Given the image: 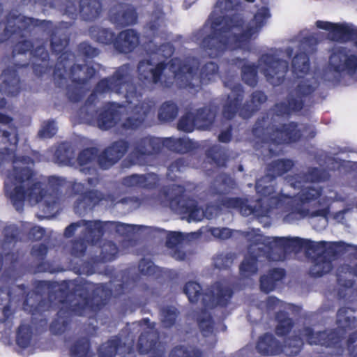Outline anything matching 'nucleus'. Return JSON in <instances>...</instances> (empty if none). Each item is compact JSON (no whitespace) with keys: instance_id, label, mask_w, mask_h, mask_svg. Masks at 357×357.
<instances>
[{"instance_id":"f257e3e1","label":"nucleus","mask_w":357,"mask_h":357,"mask_svg":"<svg viewBox=\"0 0 357 357\" xmlns=\"http://www.w3.org/2000/svg\"><path fill=\"white\" fill-rule=\"evenodd\" d=\"M85 181L87 185L76 180H5L4 192L17 210L23 208L26 200L31 204L43 202L45 210L50 213L58 211L62 197L79 196L74 209L75 213L82 214L93 209L102 200L115 201L132 188L156 187V180L149 183V180H122L121 183H112L115 190L103 193L89 189L100 180Z\"/></svg>"},{"instance_id":"f03ea898","label":"nucleus","mask_w":357,"mask_h":357,"mask_svg":"<svg viewBox=\"0 0 357 357\" xmlns=\"http://www.w3.org/2000/svg\"><path fill=\"white\" fill-rule=\"evenodd\" d=\"M48 281H38L36 288L47 289V298L42 294L29 291L23 303V309L31 315L32 321L47 324L46 312L54 305H61L55 318L50 324V330L54 335H62L67 331L73 315L91 317L95 315L107 305L112 291L105 284H94L87 280L79 282L63 281L58 288Z\"/></svg>"},{"instance_id":"7ed1b4c3","label":"nucleus","mask_w":357,"mask_h":357,"mask_svg":"<svg viewBox=\"0 0 357 357\" xmlns=\"http://www.w3.org/2000/svg\"><path fill=\"white\" fill-rule=\"evenodd\" d=\"M269 17V9L261 7L254 16L256 26L245 29V20L238 15L211 13L195 37L197 40L201 39V48L211 58H216L229 48L242 49L248 46L252 37L258 33Z\"/></svg>"},{"instance_id":"20e7f679","label":"nucleus","mask_w":357,"mask_h":357,"mask_svg":"<svg viewBox=\"0 0 357 357\" xmlns=\"http://www.w3.org/2000/svg\"><path fill=\"white\" fill-rule=\"evenodd\" d=\"M129 69V64H124L119 67L111 76L100 79L95 85L93 92L79 108V116L86 119L93 116V113L96 112V102L98 94L103 95L112 92L124 94L126 102L129 103H131L132 98L140 97L138 86L130 81Z\"/></svg>"},{"instance_id":"39448f33","label":"nucleus","mask_w":357,"mask_h":357,"mask_svg":"<svg viewBox=\"0 0 357 357\" xmlns=\"http://www.w3.org/2000/svg\"><path fill=\"white\" fill-rule=\"evenodd\" d=\"M303 181L304 188L301 192L298 197H284L283 196L280 197H271L270 201L272 204H276L277 206L287 204L290 206V212L287 214L284 220L287 222H291L294 220H300L307 216L321 217V222L322 226L324 227L326 225L327 220L326 215L328 213L326 208L321 210L310 212L308 208H306L304 206L307 204H310L315 200L319 195L320 192L317 187L315 186L316 183L311 182L312 180H296L295 183H291V185H301Z\"/></svg>"},{"instance_id":"423d86ee","label":"nucleus","mask_w":357,"mask_h":357,"mask_svg":"<svg viewBox=\"0 0 357 357\" xmlns=\"http://www.w3.org/2000/svg\"><path fill=\"white\" fill-rule=\"evenodd\" d=\"M252 134L262 143L274 145L296 143L303 135L298 123L289 121L278 127L269 119L268 114L257 119L252 126Z\"/></svg>"},{"instance_id":"0eeeda50","label":"nucleus","mask_w":357,"mask_h":357,"mask_svg":"<svg viewBox=\"0 0 357 357\" xmlns=\"http://www.w3.org/2000/svg\"><path fill=\"white\" fill-rule=\"evenodd\" d=\"M275 245L282 252H288L298 250L301 248H309L314 250L317 257L310 269V273L316 277L328 273L331 270V257L333 255L331 243L320 241L314 242L307 239L298 237H280L275 238Z\"/></svg>"},{"instance_id":"6e6552de","label":"nucleus","mask_w":357,"mask_h":357,"mask_svg":"<svg viewBox=\"0 0 357 357\" xmlns=\"http://www.w3.org/2000/svg\"><path fill=\"white\" fill-rule=\"evenodd\" d=\"M2 141L10 147L0 149V167L6 162H12L13 178H35L36 172L35 161L27 155H17L19 142L18 134L7 130L2 131Z\"/></svg>"},{"instance_id":"1a4fd4ad","label":"nucleus","mask_w":357,"mask_h":357,"mask_svg":"<svg viewBox=\"0 0 357 357\" xmlns=\"http://www.w3.org/2000/svg\"><path fill=\"white\" fill-rule=\"evenodd\" d=\"M244 93V89L239 83L235 84L231 88V93L228 94L222 108V112L225 119L231 120L238 112L242 118L248 119L260 109L261 105L268 98L264 92L255 91L251 94L250 100L242 105Z\"/></svg>"},{"instance_id":"9d476101","label":"nucleus","mask_w":357,"mask_h":357,"mask_svg":"<svg viewBox=\"0 0 357 357\" xmlns=\"http://www.w3.org/2000/svg\"><path fill=\"white\" fill-rule=\"evenodd\" d=\"M130 146L129 142L121 139L112 142L98 155L96 147L83 149L78 155L77 161L80 166L93 162L97 158L99 167L107 169L119 161L127 153Z\"/></svg>"},{"instance_id":"9b49d317","label":"nucleus","mask_w":357,"mask_h":357,"mask_svg":"<svg viewBox=\"0 0 357 357\" xmlns=\"http://www.w3.org/2000/svg\"><path fill=\"white\" fill-rule=\"evenodd\" d=\"M315 91L316 86L308 81L300 82L288 92L284 100L273 105L274 114L279 117H289L293 114L301 112L306 101L312 98Z\"/></svg>"},{"instance_id":"f8f14e48","label":"nucleus","mask_w":357,"mask_h":357,"mask_svg":"<svg viewBox=\"0 0 357 357\" xmlns=\"http://www.w3.org/2000/svg\"><path fill=\"white\" fill-rule=\"evenodd\" d=\"M82 226L85 227L83 232L84 240L88 244L97 245L105 234V230L114 228L121 235L138 233L146 227L143 225L126 224L119 222L82 220Z\"/></svg>"},{"instance_id":"ddd939ff","label":"nucleus","mask_w":357,"mask_h":357,"mask_svg":"<svg viewBox=\"0 0 357 357\" xmlns=\"http://www.w3.org/2000/svg\"><path fill=\"white\" fill-rule=\"evenodd\" d=\"M355 319L350 314V312L345 308L340 309L337 312V324L338 329L337 332L314 333L310 328L303 330V335L310 344H321L326 347L335 346L340 341V337L347 330L355 326Z\"/></svg>"},{"instance_id":"4468645a","label":"nucleus","mask_w":357,"mask_h":357,"mask_svg":"<svg viewBox=\"0 0 357 357\" xmlns=\"http://www.w3.org/2000/svg\"><path fill=\"white\" fill-rule=\"evenodd\" d=\"M69 38L57 36L54 32L51 34L50 48L52 52L59 56L53 71L54 84L63 88L67 83L66 76L68 66L75 60V54L68 50Z\"/></svg>"},{"instance_id":"2eb2a0df","label":"nucleus","mask_w":357,"mask_h":357,"mask_svg":"<svg viewBox=\"0 0 357 357\" xmlns=\"http://www.w3.org/2000/svg\"><path fill=\"white\" fill-rule=\"evenodd\" d=\"M68 67L72 84L66 86V96L70 102H78L83 98L84 86L95 77L97 71L93 66L85 64L71 63Z\"/></svg>"},{"instance_id":"dca6fc26","label":"nucleus","mask_w":357,"mask_h":357,"mask_svg":"<svg viewBox=\"0 0 357 357\" xmlns=\"http://www.w3.org/2000/svg\"><path fill=\"white\" fill-rule=\"evenodd\" d=\"M40 24L38 20L10 11L6 17V22H0V43L10 39L23 38L25 36V31H29L31 26H37Z\"/></svg>"},{"instance_id":"f3484780","label":"nucleus","mask_w":357,"mask_h":357,"mask_svg":"<svg viewBox=\"0 0 357 357\" xmlns=\"http://www.w3.org/2000/svg\"><path fill=\"white\" fill-rule=\"evenodd\" d=\"M33 45L31 40H22L19 41L13 50V54H26L31 51L32 55L31 68L36 76L40 77L46 73H49L52 65L50 62V54L43 45L37 46L33 49Z\"/></svg>"},{"instance_id":"a211bd4d","label":"nucleus","mask_w":357,"mask_h":357,"mask_svg":"<svg viewBox=\"0 0 357 357\" xmlns=\"http://www.w3.org/2000/svg\"><path fill=\"white\" fill-rule=\"evenodd\" d=\"M328 65L332 71L338 74L345 73L354 77L357 73V55L351 54L347 47H334L329 56Z\"/></svg>"},{"instance_id":"6ab92c4d","label":"nucleus","mask_w":357,"mask_h":357,"mask_svg":"<svg viewBox=\"0 0 357 357\" xmlns=\"http://www.w3.org/2000/svg\"><path fill=\"white\" fill-rule=\"evenodd\" d=\"M302 344L303 342L300 338L289 339L286 342L285 346L282 347L272 335L265 334L259 338L257 349L264 355H277L283 352L287 356H294L298 354Z\"/></svg>"},{"instance_id":"aec40b11","label":"nucleus","mask_w":357,"mask_h":357,"mask_svg":"<svg viewBox=\"0 0 357 357\" xmlns=\"http://www.w3.org/2000/svg\"><path fill=\"white\" fill-rule=\"evenodd\" d=\"M183 192L182 188L176 187L168 192L167 197L170 199L171 206L174 207V203H178L181 212L188 215V221H201L204 217L207 219H211L213 217V213L217 212V208L214 206H208L204 212L202 210L197 208L196 203L194 200H189L184 204L183 201L178 199L180 194Z\"/></svg>"},{"instance_id":"412c9836","label":"nucleus","mask_w":357,"mask_h":357,"mask_svg":"<svg viewBox=\"0 0 357 357\" xmlns=\"http://www.w3.org/2000/svg\"><path fill=\"white\" fill-rule=\"evenodd\" d=\"M259 62L263 66V73L268 82L273 86H279L284 82L289 69L286 61L266 53L261 56Z\"/></svg>"},{"instance_id":"4be33fe9","label":"nucleus","mask_w":357,"mask_h":357,"mask_svg":"<svg viewBox=\"0 0 357 357\" xmlns=\"http://www.w3.org/2000/svg\"><path fill=\"white\" fill-rule=\"evenodd\" d=\"M169 70L173 73L179 87L193 89L195 79H197V69L179 58H173L168 63Z\"/></svg>"},{"instance_id":"5701e85b","label":"nucleus","mask_w":357,"mask_h":357,"mask_svg":"<svg viewBox=\"0 0 357 357\" xmlns=\"http://www.w3.org/2000/svg\"><path fill=\"white\" fill-rule=\"evenodd\" d=\"M138 91L140 93L141 96L137 98H133L131 99L132 102L130 104L132 103L134 100L139 102L132 109L133 115L126 118L120 125V129L126 132L139 129L144 123L146 116L152 109L151 102L141 101L142 93L139 90ZM128 103L130 104L129 102Z\"/></svg>"},{"instance_id":"b1692460","label":"nucleus","mask_w":357,"mask_h":357,"mask_svg":"<svg viewBox=\"0 0 357 357\" xmlns=\"http://www.w3.org/2000/svg\"><path fill=\"white\" fill-rule=\"evenodd\" d=\"M317 28L328 31L330 39L335 42L354 41L357 38V27L348 24L317 20Z\"/></svg>"},{"instance_id":"393cba45","label":"nucleus","mask_w":357,"mask_h":357,"mask_svg":"<svg viewBox=\"0 0 357 357\" xmlns=\"http://www.w3.org/2000/svg\"><path fill=\"white\" fill-rule=\"evenodd\" d=\"M156 152V138L144 137L134 141L128 155L132 164H142L147 156Z\"/></svg>"},{"instance_id":"a878e982","label":"nucleus","mask_w":357,"mask_h":357,"mask_svg":"<svg viewBox=\"0 0 357 357\" xmlns=\"http://www.w3.org/2000/svg\"><path fill=\"white\" fill-rule=\"evenodd\" d=\"M29 63L24 64L15 63L13 66L5 68L1 75L2 87L6 93L12 96H17L21 91L20 78L18 70L22 68H27Z\"/></svg>"},{"instance_id":"bb28decb","label":"nucleus","mask_w":357,"mask_h":357,"mask_svg":"<svg viewBox=\"0 0 357 357\" xmlns=\"http://www.w3.org/2000/svg\"><path fill=\"white\" fill-rule=\"evenodd\" d=\"M139 34L134 29H129L120 31L116 37L114 49L121 54L132 52L139 45Z\"/></svg>"},{"instance_id":"cd10ccee","label":"nucleus","mask_w":357,"mask_h":357,"mask_svg":"<svg viewBox=\"0 0 357 357\" xmlns=\"http://www.w3.org/2000/svg\"><path fill=\"white\" fill-rule=\"evenodd\" d=\"M231 292L225 282L215 284L212 289L204 294L202 303L208 307L216 305H225L231 298Z\"/></svg>"},{"instance_id":"c85d7f7f","label":"nucleus","mask_w":357,"mask_h":357,"mask_svg":"<svg viewBox=\"0 0 357 357\" xmlns=\"http://www.w3.org/2000/svg\"><path fill=\"white\" fill-rule=\"evenodd\" d=\"M119 10L111 11L110 20L117 26L126 27L137 22L138 14L136 8L128 3H120Z\"/></svg>"},{"instance_id":"c756f323","label":"nucleus","mask_w":357,"mask_h":357,"mask_svg":"<svg viewBox=\"0 0 357 357\" xmlns=\"http://www.w3.org/2000/svg\"><path fill=\"white\" fill-rule=\"evenodd\" d=\"M119 107L120 105L114 102H109L103 107L97 116V123L101 130H107L117 124L121 116Z\"/></svg>"},{"instance_id":"7c9ffc66","label":"nucleus","mask_w":357,"mask_h":357,"mask_svg":"<svg viewBox=\"0 0 357 357\" xmlns=\"http://www.w3.org/2000/svg\"><path fill=\"white\" fill-rule=\"evenodd\" d=\"M160 145L178 153H187L195 149L194 142L190 139L185 138L158 137V154L160 152Z\"/></svg>"},{"instance_id":"2f4dec72","label":"nucleus","mask_w":357,"mask_h":357,"mask_svg":"<svg viewBox=\"0 0 357 357\" xmlns=\"http://www.w3.org/2000/svg\"><path fill=\"white\" fill-rule=\"evenodd\" d=\"M205 156L208 163L218 168L226 167L230 158L229 150L219 144L210 146Z\"/></svg>"},{"instance_id":"473e14b6","label":"nucleus","mask_w":357,"mask_h":357,"mask_svg":"<svg viewBox=\"0 0 357 357\" xmlns=\"http://www.w3.org/2000/svg\"><path fill=\"white\" fill-rule=\"evenodd\" d=\"M294 166L291 159H278L268 163L266 166V176L268 178H276L288 173Z\"/></svg>"},{"instance_id":"72a5a7b5","label":"nucleus","mask_w":357,"mask_h":357,"mask_svg":"<svg viewBox=\"0 0 357 357\" xmlns=\"http://www.w3.org/2000/svg\"><path fill=\"white\" fill-rule=\"evenodd\" d=\"M102 11L100 0H80L79 14L85 21H93L97 19Z\"/></svg>"},{"instance_id":"f704fd0d","label":"nucleus","mask_w":357,"mask_h":357,"mask_svg":"<svg viewBox=\"0 0 357 357\" xmlns=\"http://www.w3.org/2000/svg\"><path fill=\"white\" fill-rule=\"evenodd\" d=\"M137 349L140 354H151L149 357H156V339L149 331L142 332L138 339Z\"/></svg>"},{"instance_id":"c9c22d12","label":"nucleus","mask_w":357,"mask_h":357,"mask_svg":"<svg viewBox=\"0 0 357 357\" xmlns=\"http://www.w3.org/2000/svg\"><path fill=\"white\" fill-rule=\"evenodd\" d=\"M137 73L139 79L144 84H156V63L151 59L140 61L137 66Z\"/></svg>"},{"instance_id":"e433bc0d","label":"nucleus","mask_w":357,"mask_h":357,"mask_svg":"<svg viewBox=\"0 0 357 357\" xmlns=\"http://www.w3.org/2000/svg\"><path fill=\"white\" fill-rule=\"evenodd\" d=\"M89 31L91 37L98 43L105 45H112L114 47L116 36L111 29L92 26Z\"/></svg>"},{"instance_id":"4c0bfd02","label":"nucleus","mask_w":357,"mask_h":357,"mask_svg":"<svg viewBox=\"0 0 357 357\" xmlns=\"http://www.w3.org/2000/svg\"><path fill=\"white\" fill-rule=\"evenodd\" d=\"M121 338L118 336H113L106 342L102 344L98 350L99 357H115L118 353L119 349L121 347Z\"/></svg>"},{"instance_id":"58836bf2","label":"nucleus","mask_w":357,"mask_h":357,"mask_svg":"<svg viewBox=\"0 0 357 357\" xmlns=\"http://www.w3.org/2000/svg\"><path fill=\"white\" fill-rule=\"evenodd\" d=\"M197 125L202 128H210L215 119V112L208 106L197 109L196 113L194 114Z\"/></svg>"},{"instance_id":"ea45409f","label":"nucleus","mask_w":357,"mask_h":357,"mask_svg":"<svg viewBox=\"0 0 357 357\" xmlns=\"http://www.w3.org/2000/svg\"><path fill=\"white\" fill-rule=\"evenodd\" d=\"M91 351V341L88 337H81L70 347L72 357H89Z\"/></svg>"},{"instance_id":"a19ab883","label":"nucleus","mask_w":357,"mask_h":357,"mask_svg":"<svg viewBox=\"0 0 357 357\" xmlns=\"http://www.w3.org/2000/svg\"><path fill=\"white\" fill-rule=\"evenodd\" d=\"M178 105L172 101H166L162 104L158 112V119L162 121H172L178 116Z\"/></svg>"},{"instance_id":"79ce46f5","label":"nucleus","mask_w":357,"mask_h":357,"mask_svg":"<svg viewBox=\"0 0 357 357\" xmlns=\"http://www.w3.org/2000/svg\"><path fill=\"white\" fill-rule=\"evenodd\" d=\"M256 245H251L249 248L250 252L251 253L250 257H246L243 263L241 265L240 271L241 273L244 277H249L251 275L255 273L257 271V256H253V252L257 250ZM257 250H261V248L258 247Z\"/></svg>"},{"instance_id":"37998d69","label":"nucleus","mask_w":357,"mask_h":357,"mask_svg":"<svg viewBox=\"0 0 357 357\" xmlns=\"http://www.w3.org/2000/svg\"><path fill=\"white\" fill-rule=\"evenodd\" d=\"M225 205L228 208H238L240 213L245 216L258 212L256 206L249 204L248 200L238 198H231L226 200Z\"/></svg>"},{"instance_id":"c03bdc74","label":"nucleus","mask_w":357,"mask_h":357,"mask_svg":"<svg viewBox=\"0 0 357 357\" xmlns=\"http://www.w3.org/2000/svg\"><path fill=\"white\" fill-rule=\"evenodd\" d=\"M218 71L219 66L216 63L213 61L206 63L200 70L199 84L201 85L208 84L218 75Z\"/></svg>"},{"instance_id":"a18cd8bd","label":"nucleus","mask_w":357,"mask_h":357,"mask_svg":"<svg viewBox=\"0 0 357 357\" xmlns=\"http://www.w3.org/2000/svg\"><path fill=\"white\" fill-rule=\"evenodd\" d=\"M258 66L244 63L241 67L242 80L250 86H255L258 82Z\"/></svg>"},{"instance_id":"49530a36","label":"nucleus","mask_w":357,"mask_h":357,"mask_svg":"<svg viewBox=\"0 0 357 357\" xmlns=\"http://www.w3.org/2000/svg\"><path fill=\"white\" fill-rule=\"evenodd\" d=\"M282 269H274L267 276L261 278V289L263 291L269 292L274 289L275 282L280 280L284 277Z\"/></svg>"},{"instance_id":"de8ad7c7","label":"nucleus","mask_w":357,"mask_h":357,"mask_svg":"<svg viewBox=\"0 0 357 357\" xmlns=\"http://www.w3.org/2000/svg\"><path fill=\"white\" fill-rule=\"evenodd\" d=\"M310 66L309 56L305 52H298L292 59L291 66L296 73H306L310 70Z\"/></svg>"},{"instance_id":"09e8293b","label":"nucleus","mask_w":357,"mask_h":357,"mask_svg":"<svg viewBox=\"0 0 357 357\" xmlns=\"http://www.w3.org/2000/svg\"><path fill=\"white\" fill-rule=\"evenodd\" d=\"M87 244L84 238H79L71 240L66 245V248L72 257L80 258L85 255Z\"/></svg>"},{"instance_id":"8fccbe9b","label":"nucleus","mask_w":357,"mask_h":357,"mask_svg":"<svg viewBox=\"0 0 357 357\" xmlns=\"http://www.w3.org/2000/svg\"><path fill=\"white\" fill-rule=\"evenodd\" d=\"M32 329L28 324H21L18 327L16 342L19 347L23 349L27 348L31 342Z\"/></svg>"},{"instance_id":"3c124183","label":"nucleus","mask_w":357,"mask_h":357,"mask_svg":"<svg viewBox=\"0 0 357 357\" xmlns=\"http://www.w3.org/2000/svg\"><path fill=\"white\" fill-rule=\"evenodd\" d=\"M11 299L10 290L7 287L0 288V305H3V302H8L2 309L3 318L1 319L2 322H6L10 319L13 316V313L11 310V307L9 302Z\"/></svg>"},{"instance_id":"603ef678","label":"nucleus","mask_w":357,"mask_h":357,"mask_svg":"<svg viewBox=\"0 0 357 357\" xmlns=\"http://www.w3.org/2000/svg\"><path fill=\"white\" fill-rule=\"evenodd\" d=\"M196 125L197 123L194 114L188 112L179 119L177 123V129L179 131L190 133L194 131Z\"/></svg>"},{"instance_id":"864d4df0","label":"nucleus","mask_w":357,"mask_h":357,"mask_svg":"<svg viewBox=\"0 0 357 357\" xmlns=\"http://www.w3.org/2000/svg\"><path fill=\"white\" fill-rule=\"evenodd\" d=\"M118 252L116 245L112 241H107L102 245L100 256L103 261H112L116 259Z\"/></svg>"},{"instance_id":"5fc2aeb1","label":"nucleus","mask_w":357,"mask_h":357,"mask_svg":"<svg viewBox=\"0 0 357 357\" xmlns=\"http://www.w3.org/2000/svg\"><path fill=\"white\" fill-rule=\"evenodd\" d=\"M184 292L187 295L190 303H197L202 296L200 285L194 282H188L184 288Z\"/></svg>"},{"instance_id":"6e6d98bb","label":"nucleus","mask_w":357,"mask_h":357,"mask_svg":"<svg viewBox=\"0 0 357 357\" xmlns=\"http://www.w3.org/2000/svg\"><path fill=\"white\" fill-rule=\"evenodd\" d=\"M77 52L86 59H93L97 56L100 51L97 47L92 46L89 42L84 41L77 45Z\"/></svg>"},{"instance_id":"4d7b16f0","label":"nucleus","mask_w":357,"mask_h":357,"mask_svg":"<svg viewBox=\"0 0 357 357\" xmlns=\"http://www.w3.org/2000/svg\"><path fill=\"white\" fill-rule=\"evenodd\" d=\"M158 235L160 237L162 235H166V245L169 248H177L183 240V236L178 232H170L166 234L165 231L158 229Z\"/></svg>"},{"instance_id":"13d9d810","label":"nucleus","mask_w":357,"mask_h":357,"mask_svg":"<svg viewBox=\"0 0 357 357\" xmlns=\"http://www.w3.org/2000/svg\"><path fill=\"white\" fill-rule=\"evenodd\" d=\"M71 154L72 153L69 148L66 147L64 145H60L55 151L54 158L59 163L66 165L71 161Z\"/></svg>"},{"instance_id":"bf43d9fd","label":"nucleus","mask_w":357,"mask_h":357,"mask_svg":"<svg viewBox=\"0 0 357 357\" xmlns=\"http://www.w3.org/2000/svg\"><path fill=\"white\" fill-rule=\"evenodd\" d=\"M176 309L174 307H169L162 310L161 321L162 324L169 327L174 324L176 317Z\"/></svg>"},{"instance_id":"052dcab7","label":"nucleus","mask_w":357,"mask_h":357,"mask_svg":"<svg viewBox=\"0 0 357 357\" xmlns=\"http://www.w3.org/2000/svg\"><path fill=\"white\" fill-rule=\"evenodd\" d=\"M278 324L276 326V333L279 335H284L291 328V321L285 314L277 316Z\"/></svg>"},{"instance_id":"680f3d73","label":"nucleus","mask_w":357,"mask_h":357,"mask_svg":"<svg viewBox=\"0 0 357 357\" xmlns=\"http://www.w3.org/2000/svg\"><path fill=\"white\" fill-rule=\"evenodd\" d=\"M170 357H201V355L191 347H180L172 351Z\"/></svg>"},{"instance_id":"e2e57ef3","label":"nucleus","mask_w":357,"mask_h":357,"mask_svg":"<svg viewBox=\"0 0 357 357\" xmlns=\"http://www.w3.org/2000/svg\"><path fill=\"white\" fill-rule=\"evenodd\" d=\"M57 132V128L54 120H50L44 123L38 132V136L41 138H52Z\"/></svg>"},{"instance_id":"0e129e2a","label":"nucleus","mask_w":357,"mask_h":357,"mask_svg":"<svg viewBox=\"0 0 357 357\" xmlns=\"http://www.w3.org/2000/svg\"><path fill=\"white\" fill-rule=\"evenodd\" d=\"M138 268L139 272L145 275H151L155 273V266L154 263L148 260L145 258H142L138 265Z\"/></svg>"},{"instance_id":"69168bd1","label":"nucleus","mask_w":357,"mask_h":357,"mask_svg":"<svg viewBox=\"0 0 357 357\" xmlns=\"http://www.w3.org/2000/svg\"><path fill=\"white\" fill-rule=\"evenodd\" d=\"M238 3L236 0H218L215 4V8H219L222 13H228L236 9Z\"/></svg>"},{"instance_id":"338daca9","label":"nucleus","mask_w":357,"mask_h":357,"mask_svg":"<svg viewBox=\"0 0 357 357\" xmlns=\"http://www.w3.org/2000/svg\"><path fill=\"white\" fill-rule=\"evenodd\" d=\"M45 235V229L39 226L31 227L28 232V238L33 241H40Z\"/></svg>"},{"instance_id":"774afa93","label":"nucleus","mask_w":357,"mask_h":357,"mask_svg":"<svg viewBox=\"0 0 357 357\" xmlns=\"http://www.w3.org/2000/svg\"><path fill=\"white\" fill-rule=\"evenodd\" d=\"M211 234L219 239H227L231 236V231L228 228H211Z\"/></svg>"}]
</instances>
